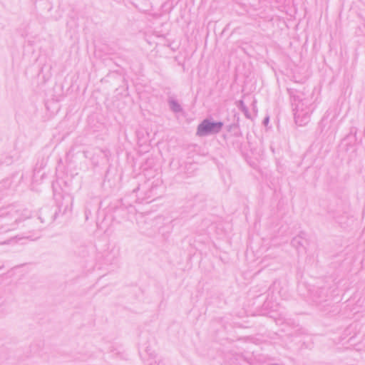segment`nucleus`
Listing matches in <instances>:
<instances>
[{"label":"nucleus","mask_w":365,"mask_h":365,"mask_svg":"<svg viewBox=\"0 0 365 365\" xmlns=\"http://www.w3.org/2000/svg\"><path fill=\"white\" fill-rule=\"evenodd\" d=\"M222 128L221 123H211L207 120L203 121L197 128V134L204 135L210 133L217 132Z\"/></svg>","instance_id":"f257e3e1"}]
</instances>
